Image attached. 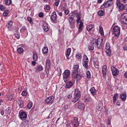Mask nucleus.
Wrapping results in <instances>:
<instances>
[{
	"label": "nucleus",
	"mask_w": 127,
	"mask_h": 127,
	"mask_svg": "<svg viewBox=\"0 0 127 127\" xmlns=\"http://www.w3.org/2000/svg\"><path fill=\"white\" fill-rule=\"evenodd\" d=\"M19 118L22 121H24L27 119V114L25 112H22L19 115Z\"/></svg>",
	"instance_id": "nucleus-13"
},
{
	"label": "nucleus",
	"mask_w": 127,
	"mask_h": 127,
	"mask_svg": "<svg viewBox=\"0 0 127 127\" xmlns=\"http://www.w3.org/2000/svg\"><path fill=\"white\" fill-rule=\"evenodd\" d=\"M120 9V10H124V7H125V5L123 3L121 4L119 6H117Z\"/></svg>",
	"instance_id": "nucleus-39"
},
{
	"label": "nucleus",
	"mask_w": 127,
	"mask_h": 127,
	"mask_svg": "<svg viewBox=\"0 0 127 127\" xmlns=\"http://www.w3.org/2000/svg\"><path fill=\"white\" fill-rule=\"evenodd\" d=\"M118 97H119V94L116 93V94L114 95V96H113V103H114V104H116V102L117 101V98H118Z\"/></svg>",
	"instance_id": "nucleus-34"
},
{
	"label": "nucleus",
	"mask_w": 127,
	"mask_h": 127,
	"mask_svg": "<svg viewBox=\"0 0 127 127\" xmlns=\"http://www.w3.org/2000/svg\"><path fill=\"white\" fill-rule=\"evenodd\" d=\"M72 86H73V83L71 81L67 82L65 86V89H70Z\"/></svg>",
	"instance_id": "nucleus-30"
},
{
	"label": "nucleus",
	"mask_w": 127,
	"mask_h": 127,
	"mask_svg": "<svg viewBox=\"0 0 127 127\" xmlns=\"http://www.w3.org/2000/svg\"><path fill=\"white\" fill-rule=\"evenodd\" d=\"M43 70V66L41 64L38 65L36 68V71L37 72H41Z\"/></svg>",
	"instance_id": "nucleus-27"
},
{
	"label": "nucleus",
	"mask_w": 127,
	"mask_h": 127,
	"mask_svg": "<svg viewBox=\"0 0 127 127\" xmlns=\"http://www.w3.org/2000/svg\"><path fill=\"white\" fill-rule=\"evenodd\" d=\"M60 3V0H55L54 4L56 6H58L59 5Z\"/></svg>",
	"instance_id": "nucleus-49"
},
{
	"label": "nucleus",
	"mask_w": 127,
	"mask_h": 127,
	"mask_svg": "<svg viewBox=\"0 0 127 127\" xmlns=\"http://www.w3.org/2000/svg\"><path fill=\"white\" fill-rule=\"evenodd\" d=\"M70 54H71V48H68L65 52V56L66 57H69L70 56Z\"/></svg>",
	"instance_id": "nucleus-33"
},
{
	"label": "nucleus",
	"mask_w": 127,
	"mask_h": 127,
	"mask_svg": "<svg viewBox=\"0 0 127 127\" xmlns=\"http://www.w3.org/2000/svg\"><path fill=\"white\" fill-rule=\"evenodd\" d=\"M85 107H86V105L84 104L83 103H78V108L79 109H80V110H85Z\"/></svg>",
	"instance_id": "nucleus-28"
},
{
	"label": "nucleus",
	"mask_w": 127,
	"mask_h": 127,
	"mask_svg": "<svg viewBox=\"0 0 127 127\" xmlns=\"http://www.w3.org/2000/svg\"><path fill=\"white\" fill-rule=\"evenodd\" d=\"M99 32L102 36H104V29L102 26H99Z\"/></svg>",
	"instance_id": "nucleus-36"
},
{
	"label": "nucleus",
	"mask_w": 127,
	"mask_h": 127,
	"mask_svg": "<svg viewBox=\"0 0 127 127\" xmlns=\"http://www.w3.org/2000/svg\"><path fill=\"white\" fill-rule=\"evenodd\" d=\"M14 34L15 37H16L17 39H19V38H20V34H19V32H18V30L15 31Z\"/></svg>",
	"instance_id": "nucleus-31"
},
{
	"label": "nucleus",
	"mask_w": 127,
	"mask_h": 127,
	"mask_svg": "<svg viewBox=\"0 0 127 127\" xmlns=\"http://www.w3.org/2000/svg\"><path fill=\"white\" fill-rule=\"evenodd\" d=\"M21 95L23 97H26L27 96V91L26 90L23 91Z\"/></svg>",
	"instance_id": "nucleus-45"
},
{
	"label": "nucleus",
	"mask_w": 127,
	"mask_h": 127,
	"mask_svg": "<svg viewBox=\"0 0 127 127\" xmlns=\"http://www.w3.org/2000/svg\"><path fill=\"white\" fill-rule=\"evenodd\" d=\"M124 77L125 78H126V79H127V71L124 73Z\"/></svg>",
	"instance_id": "nucleus-62"
},
{
	"label": "nucleus",
	"mask_w": 127,
	"mask_h": 127,
	"mask_svg": "<svg viewBox=\"0 0 127 127\" xmlns=\"http://www.w3.org/2000/svg\"><path fill=\"white\" fill-rule=\"evenodd\" d=\"M10 113H11V110H10L9 108L6 109L5 111V116L7 117L8 115H10Z\"/></svg>",
	"instance_id": "nucleus-37"
},
{
	"label": "nucleus",
	"mask_w": 127,
	"mask_h": 127,
	"mask_svg": "<svg viewBox=\"0 0 127 127\" xmlns=\"http://www.w3.org/2000/svg\"><path fill=\"white\" fill-rule=\"evenodd\" d=\"M121 33V28L118 26H115L113 28V34L118 37Z\"/></svg>",
	"instance_id": "nucleus-7"
},
{
	"label": "nucleus",
	"mask_w": 127,
	"mask_h": 127,
	"mask_svg": "<svg viewBox=\"0 0 127 127\" xmlns=\"http://www.w3.org/2000/svg\"><path fill=\"white\" fill-rule=\"evenodd\" d=\"M4 112L5 110L4 109H2L0 111V114L1 115V116H3V115H4Z\"/></svg>",
	"instance_id": "nucleus-58"
},
{
	"label": "nucleus",
	"mask_w": 127,
	"mask_h": 127,
	"mask_svg": "<svg viewBox=\"0 0 127 127\" xmlns=\"http://www.w3.org/2000/svg\"><path fill=\"white\" fill-rule=\"evenodd\" d=\"M43 28L45 32H47L49 30V28L48 27V23L46 21H44L43 22Z\"/></svg>",
	"instance_id": "nucleus-14"
},
{
	"label": "nucleus",
	"mask_w": 127,
	"mask_h": 127,
	"mask_svg": "<svg viewBox=\"0 0 127 127\" xmlns=\"http://www.w3.org/2000/svg\"><path fill=\"white\" fill-rule=\"evenodd\" d=\"M111 71L112 72V74L114 77L118 76L119 75V73H120V70L117 68L115 66H112L111 67Z\"/></svg>",
	"instance_id": "nucleus-11"
},
{
	"label": "nucleus",
	"mask_w": 127,
	"mask_h": 127,
	"mask_svg": "<svg viewBox=\"0 0 127 127\" xmlns=\"http://www.w3.org/2000/svg\"><path fill=\"white\" fill-rule=\"evenodd\" d=\"M17 52L19 54H22L23 53V48L19 47L17 50Z\"/></svg>",
	"instance_id": "nucleus-38"
},
{
	"label": "nucleus",
	"mask_w": 127,
	"mask_h": 127,
	"mask_svg": "<svg viewBox=\"0 0 127 127\" xmlns=\"http://www.w3.org/2000/svg\"><path fill=\"white\" fill-rule=\"evenodd\" d=\"M122 20L123 23L127 24V13H124L122 15Z\"/></svg>",
	"instance_id": "nucleus-15"
},
{
	"label": "nucleus",
	"mask_w": 127,
	"mask_h": 127,
	"mask_svg": "<svg viewBox=\"0 0 127 127\" xmlns=\"http://www.w3.org/2000/svg\"><path fill=\"white\" fill-rule=\"evenodd\" d=\"M72 126L74 127H77L79 126V121H78V118H75L72 121Z\"/></svg>",
	"instance_id": "nucleus-21"
},
{
	"label": "nucleus",
	"mask_w": 127,
	"mask_h": 127,
	"mask_svg": "<svg viewBox=\"0 0 127 127\" xmlns=\"http://www.w3.org/2000/svg\"><path fill=\"white\" fill-rule=\"evenodd\" d=\"M7 99L9 102H11L12 101V99H13V95L12 94H10L7 96Z\"/></svg>",
	"instance_id": "nucleus-35"
},
{
	"label": "nucleus",
	"mask_w": 127,
	"mask_h": 127,
	"mask_svg": "<svg viewBox=\"0 0 127 127\" xmlns=\"http://www.w3.org/2000/svg\"><path fill=\"white\" fill-rule=\"evenodd\" d=\"M0 10L2 11H4V10H5V8L2 4H0Z\"/></svg>",
	"instance_id": "nucleus-51"
},
{
	"label": "nucleus",
	"mask_w": 127,
	"mask_h": 127,
	"mask_svg": "<svg viewBox=\"0 0 127 127\" xmlns=\"http://www.w3.org/2000/svg\"><path fill=\"white\" fill-rule=\"evenodd\" d=\"M69 12H70L69 10L66 9L64 10V13H65V15H68V14H69Z\"/></svg>",
	"instance_id": "nucleus-56"
},
{
	"label": "nucleus",
	"mask_w": 127,
	"mask_h": 127,
	"mask_svg": "<svg viewBox=\"0 0 127 127\" xmlns=\"http://www.w3.org/2000/svg\"><path fill=\"white\" fill-rule=\"evenodd\" d=\"M94 46H94L93 45H91L90 44V45L88 46V50H91V51L94 50Z\"/></svg>",
	"instance_id": "nucleus-43"
},
{
	"label": "nucleus",
	"mask_w": 127,
	"mask_h": 127,
	"mask_svg": "<svg viewBox=\"0 0 127 127\" xmlns=\"http://www.w3.org/2000/svg\"><path fill=\"white\" fill-rule=\"evenodd\" d=\"M81 15H79L77 16H76L77 17V20H76V22L77 24H79V27H78V33H81V32H82V30H83V26H84V23H83V22H82V20H81V17H80Z\"/></svg>",
	"instance_id": "nucleus-4"
},
{
	"label": "nucleus",
	"mask_w": 127,
	"mask_h": 127,
	"mask_svg": "<svg viewBox=\"0 0 127 127\" xmlns=\"http://www.w3.org/2000/svg\"><path fill=\"white\" fill-rule=\"evenodd\" d=\"M44 16V14L43 12H40L39 13V17H43Z\"/></svg>",
	"instance_id": "nucleus-57"
},
{
	"label": "nucleus",
	"mask_w": 127,
	"mask_h": 127,
	"mask_svg": "<svg viewBox=\"0 0 127 127\" xmlns=\"http://www.w3.org/2000/svg\"><path fill=\"white\" fill-rule=\"evenodd\" d=\"M90 44L93 45V46H97L98 49H102V47H103V39L100 41L99 40V38L96 37L91 41Z\"/></svg>",
	"instance_id": "nucleus-2"
},
{
	"label": "nucleus",
	"mask_w": 127,
	"mask_h": 127,
	"mask_svg": "<svg viewBox=\"0 0 127 127\" xmlns=\"http://www.w3.org/2000/svg\"><path fill=\"white\" fill-rule=\"evenodd\" d=\"M89 91L92 96H96V94H97V90H96L95 87H91Z\"/></svg>",
	"instance_id": "nucleus-23"
},
{
	"label": "nucleus",
	"mask_w": 127,
	"mask_h": 127,
	"mask_svg": "<svg viewBox=\"0 0 127 127\" xmlns=\"http://www.w3.org/2000/svg\"><path fill=\"white\" fill-rule=\"evenodd\" d=\"M46 74L47 76H48V75H49V70H45Z\"/></svg>",
	"instance_id": "nucleus-60"
},
{
	"label": "nucleus",
	"mask_w": 127,
	"mask_h": 127,
	"mask_svg": "<svg viewBox=\"0 0 127 127\" xmlns=\"http://www.w3.org/2000/svg\"><path fill=\"white\" fill-rule=\"evenodd\" d=\"M63 75L64 81L66 82L69 80V77H70V75H71V71L68 69H66L64 72Z\"/></svg>",
	"instance_id": "nucleus-6"
},
{
	"label": "nucleus",
	"mask_w": 127,
	"mask_h": 127,
	"mask_svg": "<svg viewBox=\"0 0 127 127\" xmlns=\"http://www.w3.org/2000/svg\"><path fill=\"white\" fill-rule=\"evenodd\" d=\"M27 30V29H26V27L25 26H23L20 29V31L21 32V33H23L24 31H26Z\"/></svg>",
	"instance_id": "nucleus-41"
},
{
	"label": "nucleus",
	"mask_w": 127,
	"mask_h": 127,
	"mask_svg": "<svg viewBox=\"0 0 127 127\" xmlns=\"http://www.w3.org/2000/svg\"><path fill=\"white\" fill-rule=\"evenodd\" d=\"M18 102V104L19 105V107L20 109H22V108H23V106H24V102L21 100H19Z\"/></svg>",
	"instance_id": "nucleus-32"
},
{
	"label": "nucleus",
	"mask_w": 127,
	"mask_h": 127,
	"mask_svg": "<svg viewBox=\"0 0 127 127\" xmlns=\"http://www.w3.org/2000/svg\"><path fill=\"white\" fill-rule=\"evenodd\" d=\"M81 98V91L79 90V89L76 88L74 91L73 98L72 101V103H76L79 101V99Z\"/></svg>",
	"instance_id": "nucleus-3"
},
{
	"label": "nucleus",
	"mask_w": 127,
	"mask_h": 127,
	"mask_svg": "<svg viewBox=\"0 0 127 127\" xmlns=\"http://www.w3.org/2000/svg\"><path fill=\"white\" fill-rule=\"evenodd\" d=\"M51 19L54 23L57 22V14H56V12L54 11L52 12L51 16Z\"/></svg>",
	"instance_id": "nucleus-12"
},
{
	"label": "nucleus",
	"mask_w": 127,
	"mask_h": 127,
	"mask_svg": "<svg viewBox=\"0 0 127 127\" xmlns=\"http://www.w3.org/2000/svg\"><path fill=\"white\" fill-rule=\"evenodd\" d=\"M113 4V1L108 0L106 2L103 4L104 7L105 8L109 7Z\"/></svg>",
	"instance_id": "nucleus-19"
},
{
	"label": "nucleus",
	"mask_w": 127,
	"mask_h": 127,
	"mask_svg": "<svg viewBox=\"0 0 127 127\" xmlns=\"http://www.w3.org/2000/svg\"><path fill=\"white\" fill-rule=\"evenodd\" d=\"M75 15H76V17L80 15V13L78 12V10H73L71 12V16L75 17Z\"/></svg>",
	"instance_id": "nucleus-22"
},
{
	"label": "nucleus",
	"mask_w": 127,
	"mask_h": 127,
	"mask_svg": "<svg viewBox=\"0 0 127 127\" xmlns=\"http://www.w3.org/2000/svg\"><path fill=\"white\" fill-rule=\"evenodd\" d=\"M105 52L108 56H111L112 55V53L111 52V46L110 43L107 42L105 45Z\"/></svg>",
	"instance_id": "nucleus-9"
},
{
	"label": "nucleus",
	"mask_w": 127,
	"mask_h": 127,
	"mask_svg": "<svg viewBox=\"0 0 127 127\" xmlns=\"http://www.w3.org/2000/svg\"><path fill=\"white\" fill-rule=\"evenodd\" d=\"M71 77L73 79H76L78 80H81L82 78V75L79 74V64H76L73 66V70L71 72Z\"/></svg>",
	"instance_id": "nucleus-1"
},
{
	"label": "nucleus",
	"mask_w": 127,
	"mask_h": 127,
	"mask_svg": "<svg viewBox=\"0 0 127 127\" xmlns=\"http://www.w3.org/2000/svg\"><path fill=\"white\" fill-rule=\"evenodd\" d=\"M8 13H9V11L8 10H6L3 13V16H7L8 15Z\"/></svg>",
	"instance_id": "nucleus-46"
},
{
	"label": "nucleus",
	"mask_w": 127,
	"mask_h": 127,
	"mask_svg": "<svg viewBox=\"0 0 127 127\" xmlns=\"http://www.w3.org/2000/svg\"><path fill=\"white\" fill-rule=\"evenodd\" d=\"M71 98H72V95H71V94H69V95L67 96V98H68V99H71Z\"/></svg>",
	"instance_id": "nucleus-63"
},
{
	"label": "nucleus",
	"mask_w": 127,
	"mask_h": 127,
	"mask_svg": "<svg viewBox=\"0 0 127 127\" xmlns=\"http://www.w3.org/2000/svg\"><path fill=\"white\" fill-rule=\"evenodd\" d=\"M12 21H9L8 22V25H6V27H7V28H9V27H10V26H11V25H12Z\"/></svg>",
	"instance_id": "nucleus-44"
},
{
	"label": "nucleus",
	"mask_w": 127,
	"mask_h": 127,
	"mask_svg": "<svg viewBox=\"0 0 127 127\" xmlns=\"http://www.w3.org/2000/svg\"><path fill=\"white\" fill-rule=\"evenodd\" d=\"M67 20L69 23L70 28H75V24L76 23L75 18H74V17L70 16L68 17Z\"/></svg>",
	"instance_id": "nucleus-8"
},
{
	"label": "nucleus",
	"mask_w": 127,
	"mask_h": 127,
	"mask_svg": "<svg viewBox=\"0 0 127 127\" xmlns=\"http://www.w3.org/2000/svg\"><path fill=\"white\" fill-rule=\"evenodd\" d=\"M107 125H108V126H110V125H111V119L109 118L108 119V124Z\"/></svg>",
	"instance_id": "nucleus-59"
},
{
	"label": "nucleus",
	"mask_w": 127,
	"mask_h": 127,
	"mask_svg": "<svg viewBox=\"0 0 127 127\" xmlns=\"http://www.w3.org/2000/svg\"><path fill=\"white\" fill-rule=\"evenodd\" d=\"M120 99L122 101H123V102L127 100V93L126 92L120 94Z\"/></svg>",
	"instance_id": "nucleus-20"
},
{
	"label": "nucleus",
	"mask_w": 127,
	"mask_h": 127,
	"mask_svg": "<svg viewBox=\"0 0 127 127\" xmlns=\"http://www.w3.org/2000/svg\"><path fill=\"white\" fill-rule=\"evenodd\" d=\"M32 65H33V66H35V65H36V62H35V61H33L32 62Z\"/></svg>",
	"instance_id": "nucleus-61"
},
{
	"label": "nucleus",
	"mask_w": 127,
	"mask_h": 127,
	"mask_svg": "<svg viewBox=\"0 0 127 127\" xmlns=\"http://www.w3.org/2000/svg\"><path fill=\"white\" fill-rule=\"evenodd\" d=\"M42 52L43 54H47L48 53V47L45 45V46L42 49Z\"/></svg>",
	"instance_id": "nucleus-26"
},
{
	"label": "nucleus",
	"mask_w": 127,
	"mask_h": 127,
	"mask_svg": "<svg viewBox=\"0 0 127 127\" xmlns=\"http://www.w3.org/2000/svg\"><path fill=\"white\" fill-rule=\"evenodd\" d=\"M116 3L117 7L119 6V5H120V4H122L120 0H117Z\"/></svg>",
	"instance_id": "nucleus-53"
},
{
	"label": "nucleus",
	"mask_w": 127,
	"mask_h": 127,
	"mask_svg": "<svg viewBox=\"0 0 127 127\" xmlns=\"http://www.w3.org/2000/svg\"><path fill=\"white\" fill-rule=\"evenodd\" d=\"M33 60L34 61H37L38 59V55H37V53L36 52H33Z\"/></svg>",
	"instance_id": "nucleus-25"
},
{
	"label": "nucleus",
	"mask_w": 127,
	"mask_h": 127,
	"mask_svg": "<svg viewBox=\"0 0 127 127\" xmlns=\"http://www.w3.org/2000/svg\"><path fill=\"white\" fill-rule=\"evenodd\" d=\"M50 6L49 5H46L45 6V9H47V10H50Z\"/></svg>",
	"instance_id": "nucleus-52"
},
{
	"label": "nucleus",
	"mask_w": 127,
	"mask_h": 127,
	"mask_svg": "<svg viewBox=\"0 0 127 127\" xmlns=\"http://www.w3.org/2000/svg\"><path fill=\"white\" fill-rule=\"evenodd\" d=\"M93 28L94 25L91 24H89L86 27V30H87V31H88V32H90V31H91V30H92V29H93Z\"/></svg>",
	"instance_id": "nucleus-29"
},
{
	"label": "nucleus",
	"mask_w": 127,
	"mask_h": 127,
	"mask_svg": "<svg viewBox=\"0 0 127 127\" xmlns=\"http://www.w3.org/2000/svg\"><path fill=\"white\" fill-rule=\"evenodd\" d=\"M6 5H10L11 4V0H4Z\"/></svg>",
	"instance_id": "nucleus-40"
},
{
	"label": "nucleus",
	"mask_w": 127,
	"mask_h": 127,
	"mask_svg": "<svg viewBox=\"0 0 127 127\" xmlns=\"http://www.w3.org/2000/svg\"><path fill=\"white\" fill-rule=\"evenodd\" d=\"M86 75H87V77L88 79H90L91 78V72H90V71H87L86 72Z\"/></svg>",
	"instance_id": "nucleus-48"
},
{
	"label": "nucleus",
	"mask_w": 127,
	"mask_h": 127,
	"mask_svg": "<svg viewBox=\"0 0 127 127\" xmlns=\"http://www.w3.org/2000/svg\"><path fill=\"white\" fill-rule=\"evenodd\" d=\"M124 9L127 11V4L124 5Z\"/></svg>",
	"instance_id": "nucleus-64"
},
{
	"label": "nucleus",
	"mask_w": 127,
	"mask_h": 127,
	"mask_svg": "<svg viewBox=\"0 0 127 127\" xmlns=\"http://www.w3.org/2000/svg\"><path fill=\"white\" fill-rule=\"evenodd\" d=\"M32 102H29V103L27 105V108L28 109H29V110H30V109H31V108H32Z\"/></svg>",
	"instance_id": "nucleus-47"
},
{
	"label": "nucleus",
	"mask_w": 127,
	"mask_h": 127,
	"mask_svg": "<svg viewBox=\"0 0 127 127\" xmlns=\"http://www.w3.org/2000/svg\"><path fill=\"white\" fill-rule=\"evenodd\" d=\"M96 109L98 110V111H102L103 109V103L101 102H98L96 106Z\"/></svg>",
	"instance_id": "nucleus-24"
},
{
	"label": "nucleus",
	"mask_w": 127,
	"mask_h": 127,
	"mask_svg": "<svg viewBox=\"0 0 127 127\" xmlns=\"http://www.w3.org/2000/svg\"><path fill=\"white\" fill-rule=\"evenodd\" d=\"M27 20H28L29 23H32V19L30 17H27Z\"/></svg>",
	"instance_id": "nucleus-55"
},
{
	"label": "nucleus",
	"mask_w": 127,
	"mask_h": 127,
	"mask_svg": "<svg viewBox=\"0 0 127 127\" xmlns=\"http://www.w3.org/2000/svg\"><path fill=\"white\" fill-rule=\"evenodd\" d=\"M121 103H122V101L118 100L116 103V106H121Z\"/></svg>",
	"instance_id": "nucleus-54"
},
{
	"label": "nucleus",
	"mask_w": 127,
	"mask_h": 127,
	"mask_svg": "<svg viewBox=\"0 0 127 127\" xmlns=\"http://www.w3.org/2000/svg\"><path fill=\"white\" fill-rule=\"evenodd\" d=\"M93 99L90 96H86L84 97V103H92Z\"/></svg>",
	"instance_id": "nucleus-18"
},
{
	"label": "nucleus",
	"mask_w": 127,
	"mask_h": 127,
	"mask_svg": "<svg viewBox=\"0 0 127 127\" xmlns=\"http://www.w3.org/2000/svg\"><path fill=\"white\" fill-rule=\"evenodd\" d=\"M98 14L100 16H103L104 14H105V11H103L102 10H99L98 12Z\"/></svg>",
	"instance_id": "nucleus-42"
},
{
	"label": "nucleus",
	"mask_w": 127,
	"mask_h": 127,
	"mask_svg": "<svg viewBox=\"0 0 127 127\" xmlns=\"http://www.w3.org/2000/svg\"><path fill=\"white\" fill-rule=\"evenodd\" d=\"M107 65H104L102 66V74L104 77H106V76H107Z\"/></svg>",
	"instance_id": "nucleus-16"
},
{
	"label": "nucleus",
	"mask_w": 127,
	"mask_h": 127,
	"mask_svg": "<svg viewBox=\"0 0 127 127\" xmlns=\"http://www.w3.org/2000/svg\"><path fill=\"white\" fill-rule=\"evenodd\" d=\"M76 58L78 60L82 59V55H81V54H76Z\"/></svg>",
	"instance_id": "nucleus-50"
},
{
	"label": "nucleus",
	"mask_w": 127,
	"mask_h": 127,
	"mask_svg": "<svg viewBox=\"0 0 127 127\" xmlns=\"http://www.w3.org/2000/svg\"><path fill=\"white\" fill-rule=\"evenodd\" d=\"M55 97L51 96L47 98H46L45 100V104L46 105H50L51 104H53V101H54Z\"/></svg>",
	"instance_id": "nucleus-10"
},
{
	"label": "nucleus",
	"mask_w": 127,
	"mask_h": 127,
	"mask_svg": "<svg viewBox=\"0 0 127 127\" xmlns=\"http://www.w3.org/2000/svg\"><path fill=\"white\" fill-rule=\"evenodd\" d=\"M83 60H82V65L84 68L88 70L89 68V59L87 55H85L83 57Z\"/></svg>",
	"instance_id": "nucleus-5"
},
{
	"label": "nucleus",
	"mask_w": 127,
	"mask_h": 127,
	"mask_svg": "<svg viewBox=\"0 0 127 127\" xmlns=\"http://www.w3.org/2000/svg\"><path fill=\"white\" fill-rule=\"evenodd\" d=\"M50 66H51V62L50 60H47L46 62V70H50Z\"/></svg>",
	"instance_id": "nucleus-17"
}]
</instances>
